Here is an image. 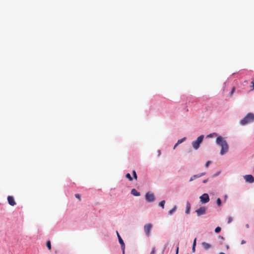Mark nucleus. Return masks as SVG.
Here are the masks:
<instances>
[{"mask_svg":"<svg viewBox=\"0 0 254 254\" xmlns=\"http://www.w3.org/2000/svg\"><path fill=\"white\" fill-rule=\"evenodd\" d=\"M216 143L220 145L221 147V149L220 151V154L224 155L226 152H228L229 149V146L225 140L224 138L219 136L216 139Z\"/></svg>","mask_w":254,"mask_h":254,"instance_id":"1","label":"nucleus"},{"mask_svg":"<svg viewBox=\"0 0 254 254\" xmlns=\"http://www.w3.org/2000/svg\"><path fill=\"white\" fill-rule=\"evenodd\" d=\"M254 121V114L252 113L248 114L241 121L242 125H245L247 124L252 123Z\"/></svg>","mask_w":254,"mask_h":254,"instance_id":"2","label":"nucleus"},{"mask_svg":"<svg viewBox=\"0 0 254 254\" xmlns=\"http://www.w3.org/2000/svg\"><path fill=\"white\" fill-rule=\"evenodd\" d=\"M203 137V135H200L197 137L196 140L192 142V145L194 149L196 150L199 147L200 144L202 142Z\"/></svg>","mask_w":254,"mask_h":254,"instance_id":"3","label":"nucleus"},{"mask_svg":"<svg viewBox=\"0 0 254 254\" xmlns=\"http://www.w3.org/2000/svg\"><path fill=\"white\" fill-rule=\"evenodd\" d=\"M152 228V224L151 223H148L144 226V230L145 233V235L147 237H149L150 235V231Z\"/></svg>","mask_w":254,"mask_h":254,"instance_id":"4","label":"nucleus"},{"mask_svg":"<svg viewBox=\"0 0 254 254\" xmlns=\"http://www.w3.org/2000/svg\"><path fill=\"white\" fill-rule=\"evenodd\" d=\"M200 201L202 203H205L209 201V195L207 193H204L200 196Z\"/></svg>","mask_w":254,"mask_h":254,"instance_id":"5","label":"nucleus"},{"mask_svg":"<svg viewBox=\"0 0 254 254\" xmlns=\"http://www.w3.org/2000/svg\"><path fill=\"white\" fill-rule=\"evenodd\" d=\"M145 199L148 202L153 201L155 199L153 193L148 192L146 193Z\"/></svg>","mask_w":254,"mask_h":254,"instance_id":"6","label":"nucleus"},{"mask_svg":"<svg viewBox=\"0 0 254 254\" xmlns=\"http://www.w3.org/2000/svg\"><path fill=\"white\" fill-rule=\"evenodd\" d=\"M117 234L119 239V243L121 245V248L123 252V254H125V244L118 231H117Z\"/></svg>","mask_w":254,"mask_h":254,"instance_id":"7","label":"nucleus"},{"mask_svg":"<svg viewBox=\"0 0 254 254\" xmlns=\"http://www.w3.org/2000/svg\"><path fill=\"white\" fill-rule=\"evenodd\" d=\"M246 181L249 183H253L254 182V177L251 175H246L244 176Z\"/></svg>","mask_w":254,"mask_h":254,"instance_id":"8","label":"nucleus"},{"mask_svg":"<svg viewBox=\"0 0 254 254\" xmlns=\"http://www.w3.org/2000/svg\"><path fill=\"white\" fill-rule=\"evenodd\" d=\"M206 212V208L205 207H201L196 210L197 216H200L204 214Z\"/></svg>","mask_w":254,"mask_h":254,"instance_id":"9","label":"nucleus"},{"mask_svg":"<svg viewBox=\"0 0 254 254\" xmlns=\"http://www.w3.org/2000/svg\"><path fill=\"white\" fill-rule=\"evenodd\" d=\"M7 201L9 205L11 206H14L16 204V202L12 196H8L7 197Z\"/></svg>","mask_w":254,"mask_h":254,"instance_id":"10","label":"nucleus"},{"mask_svg":"<svg viewBox=\"0 0 254 254\" xmlns=\"http://www.w3.org/2000/svg\"><path fill=\"white\" fill-rule=\"evenodd\" d=\"M205 174V172H203V173H201L199 174H198V175H193L192 176L190 179V182H191L192 181H193L194 180L197 179V178H198L199 177H201L203 176H204V175Z\"/></svg>","mask_w":254,"mask_h":254,"instance_id":"11","label":"nucleus"},{"mask_svg":"<svg viewBox=\"0 0 254 254\" xmlns=\"http://www.w3.org/2000/svg\"><path fill=\"white\" fill-rule=\"evenodd\" d=\"M131 193L134 196H138L140 195V192H138L135 189H133L131 190Z\"/></svg>","mask_w":254,"mask_h":254,"instance_id":"12","label":"nucleus"},{"mask_svg":"<svg viewBox=\"0 0 254 254\" xmlns=\"http://www.w3.org/2000/svg\"><path fill=\"white\" fill-rule=\"evenodd\" d=\"M190 209V204L189 203V201L187 202V207H186V213L187 214H189Z\"/></svg>","mask_w":254,"mask_h":254,"instance_id":"13","label":"nucleus"},{"mask_svg":"<svg viewBox=\"0 0 254 254\" xmlns=\"http://www.w3.org/2000/svg\"><path fill=\"white\" fill-rule=\"evenodd\" d=\"M202 246H203V248L206 250H207V249L210 248L211 247L209 244H208V243H205V242L202 243Z\"/></svg>","mask_w":254,"mask_h":254,"instance_id":"14","label":"nucleus"},{"mask_svg":"<svg viewBox=\"0 0 254 254\" xmlns=\"http://www.w3.org/2000/svg\"><path fill=\"white\" fill-rule=\"evenodd\" d=\"M177 209V206H174V207L169 211V214L172 215Z\"/></svg>","mask_w":254,"mask_h":254,"instance_id":"15","label":"nucleus"},{"mask_svg":"<svg viewBox=\"0 0 254 254\" xmlns=\"http://www.w3.org/2000/svg\"><path fill=\"white\" fill-rule=\"evenodd\" d=\"M185 140H186V138L185 137H184V138H182L181 139L178 140V141H177V145H179V144H181L183 141H184Z\"/></svg>","mask_w":254,"mask_h":254,"instance_id":"16","label":"nucleus"},{"mask_svg":"<svg viewBox=\"0 0 254 254\" xmlns=\"http://www.w3.org/2000/svg\"><path fill=\"white\" fill-rule=\"evenodd\" d=\"M165 203V201L164 200H162V201L159 203V206H160L162 208H164Z\"/></svg>","mask_w":254,"mask_h":254,"instance_id":"17","label":"nucleus"},{"mask_svg":"<svg viewBox=\"0 0 254 254\" xmlns=\"http://www.w3.org/2000/svg\"><path fill=\"white\" fill-rule=\"evenodd\" d=\"M46 245H47V247L48 248V249L49 250H51V242L50 241H48L47 242Z\"/></svg>","mask_w":254,"mask_h":254,"instance_id":"18","label":"nucleus"},{"mask_svg":"<svg viewBox=\"0 0 254 254\" xmlns=\"http://www.w3.org/2000/svg\"><path fill=\"white\" fill-rule=\"evenodd\" d=\"M126 177L127 178L129 181H132V178L131 177L130 174H129V173H127V174H126Z\"/></svg>","mask_w":254,"mask_h":254,"instance_id":"19","label":"nucleus"},{"mask_svg":"<svg viewBox=\"0 0 254 254\" xmlns=\"http://www.w3.org/2000/svg\"><path fill=\"white\" fill-rule=\"evenodd\" d=\"M221 230V228L220 227H217L215 228V232L217 233L220 232Z\"/></svg>","mask_w":254,"mask_h":254,"instance_id":"20","label":"nucleus"},{"mask_svg":"<svg viewBox=\"0 0 254 254\" xmlns=\"http://www.w3.org/2000/svg\"><path fill=\"white\" fill-rule=\"evenodd\" d=\"M217 134L216 133H210L207 135L208 137H212L213 136H216Z\"/></svg>","mask_w":254,"mask_h":254,"instance_id":"21","label":"nucleus"},{"mask_svg":"<svg viewBox=\"0 0 254 254\" xmlns=\"http://www.w3.org/2000/svg\"><path fill=\"white\" fill-rule=\"evenodd\" d=\"M217 204L218 206H220L221 204V201L220 198H217Z\"/></svg>","mask_w":254,"mask_h":254,"instance_id":"22","label":"nucleus"},{"mask_svg":"<svg viewBox=\"0 0 254 254\" xmlns=\"http://www.w3.org/2000/svg\"><path fill=\"white\" fill-rule=\"evenodd\" d=\"M132 175H133L134 178L136 180L137 179V175H136V172L134 170H133L132 171Z\"/></svg>","mask_w":254,"mask_h":254,"instance_id":"23","label":"nucleus"},{"mask_svg":"<svg viewBox=\"0 0 254 254\" xmlns=\"http://www.w3.org/2000/svg\"><path fill=\"white\" fill-rule=\"evenodd\" d=\"M211 161H208L206 163H205V166L206 168H207L209 165L211 164Z\"/></svg>","mask_w":254,"mask_h":254,"instance_id":"24","label":"nucleus"},{"mask_svg":"<svg viewBox=\"0 0 254 254\" xmlns=\"http://www.w3.org/2000/svg\"><path fill=\"white\" fill-rule=\"evenodd\" d=\"M233 220V218L232 217H229L228 218V223H230Z\"/></svg>","mask_w":254,"mask_h":254,"instance_id":"25","label":"nucleus"},{"mask_svg":"<svg viewBox=\"0 0 254 254\" xmlns=\"http://www.w3.org/2000/svg\"><path fill=\"white\" fill-rule=\"evenodd\" d=\"M75 196L76 198H78L79 200H80V196L79 194H75Z\"/></svg>","mask_w":254,"mask_h":254,"instance_id":"26","label":"nucleus"},{"mask_svg":"<svg viewBox=\"0 0 254 254\" xmlns=\"http://www.w3.org/2000/svg\"><path fill=\"white\" fill-rule=\"evenodd\" d=\"M155 248L154 247L152 248V250L150 253V254H155Z\"/></svg>","mask_w":254,"mask_h":254,"instance_id":"27","label":"nucleus"},{"mask_svg":"<svg viewBox=\"0 0 254 254\" xmlns=\"http://www.w3.org/2000/svg\"><path fill=\"white\" fill-rule=\"evenodd\" d=\"M251 84H252L253 89H254V79L251 82Z\"/></svg>","mask_w":254,"mask_h":254,"instance_id":"28","label":"nucleus"},{"mask_svg":"<svg viewBox=\"0 0 254 254\" xmlns=\"http://www.w3.org/2000/svg\"><path fill=\"white\" fill-rule=\"evenodd\" d=\"M195 251V247H194V246H192V251L193 253H194Z\"/></svg>","mask_w":254,"mask_h":254,"instance_id":"29","label":"nucleus"},{"mask_svg":"<svg viewBox=\"0 0 254 254\" xmlns=\"http://www.w3.org/2000/svg\"><path fill=\"white\" fill-rule=\"evenodd\" d=\"M196 239L195 238L194 240V241H193V245H192V246H194V247H195V246H196Z\"/></svg>","mask_w":254,"mask_h":254,"instance_id":"30","label":"nucleus"},{"mask_svg":"<svg viewBox=\"0 0 254 254\" xmlns=\"http://www.w3.org/2000/svg\"><path fill=\"white\" fill-rule=\"evenodd\" d=\"M234 91H235V88H234V87H233V88H232V91H231V95H232V94L234 93Z\"/></svg>","mask_w":254,"mask_h":254,"instance_id":"31","label":"nucleus"},{"mask_svg":"<svg viewBox=\"0 0 254 254\" xmlns=\"http://www.w3.org/2000/svg\"><path fill=\"white\" fill-rule=\"evenodd\" d=\"M207 181H208V179H205V180L203 181V183H206L207 182Z\"/></svg>","mask_w":254,"mask_h":254,"instance_id":"32","label":"nucleus"},{"mask_svg":"<svg viewBox=\"0 0 254 254\" xmlns=\"http://www.w3.org/2000/svg\"><path fill=\"white\" fill-rule=\"evenodd\" d=\"M246 243V241L245 240H242L241 242V244H244Z\"/></svg>","mask_w":254,"mask_h":254,"instance_id":"33","label":"nucleus"},{"mask_svg":"<svg viewBox=\"0 0 254 254\" xmlns=\"http://www.w3.org/2000/svg\"><path fill=\"white\" fill-rule=\"evenodd\" d=\"M219 238H220V239L223 240H224V238L221 236H219Z\"/></svg>","mask_w":254,"mask_h":254,"instance_id":"34","label":"nucleus"},{"mask_svg":"<svg viewBox=\"0 0 254 254\" xmlns=\"http://www.w3.org/2000/svg\"><path fill=\"white\" fill-rule=\"evenodd\" d=\"M178 252H179V248L178 247L177 249V250H176V254H178Z\"/></svg>","mask_w":254,"mask_h":254,"instance_id":"35","label":"nucleus"},{"mask_svg":"<svg viewBox=\"0 0 254 254\" xmlns=\"http://www.w3.org/2000/svg\"><path fill=\"white\" fill-rule=\"evenodd\" d=\"M178 145H177V143L175 145V146H174V148L173 149H175L176 148V147L178 146Z\"/></svg>","mask_w":254,"mask_h":254,"instance_id":"36","label":"nucleus"},{"mask_svg":"<svg viewBox=\"0 0 254 254\" xmlns=\"http://www.w3.org/2000/svg\"><path fill=\"white\" fill-rule=\"evenodd\" d=\"M158 154H159V155H160V150H158Z\"/></svg>","mask_w":254,"mask_h":254,"instance_id":"37","label":"nucleus"},{"mask_svg":"<svg viewBox=\"0 0 254 254\" xmlns=\"http://www.w3.org/2000/svg\"><path fill=\"white\" fill-rule=\"evenodd\" d=\"M219 254H225L224 253H220Z\"/></svg>","mask_w":254,"mask_h":254,"instance_id":"38","label":"nucleus"}]
</instances>
